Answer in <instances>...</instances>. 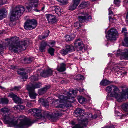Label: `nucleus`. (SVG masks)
I'll list each match as a JSON object with an SVG mask.
<instances>
[{"instance_id":"nucleus-1","label":"nucleus","mask_w":128,"mask_h":128,"mask_svg":"<svg viewBox=\"0 0 128 128\" xmlns=\"http://www.w3.org/2000/svg\"><path fill=\"white\" fill-rule=\"evenodd\" d=\"M9 112V109L5 107L0 110L4 124H8L11 127L16 126V128H27L31 126V121L25 116H20L18 119L11 114Z\"/></svg>"},{"instance_id":"nucleus-2","label":"nucleus","mask_w":128,"mask_h":128,"mask_svg":"<svg viewBox=\"0 0 128 128\" xmlns=\"http://www.w3.org/2000/svg\"><path fill=\"white\" fill-rule=\"evenodd\" d=\"M74 90L70 91L69 92H65L64 96L59 95V100H56L53 101L52 105L56 108H67L70 106L69 104L70 102H74L75 100L74 96Z\"/></svg>"},{"instance_id":"nucleus-3","label":"nucleus","mask_w":128,"mask_h":128,"mask_svg":"<svg viewBox=\"0 0 128 128\" xmlns=\"http://www.w3.org/2000/svg\"><path fill=\"white\" fill-rule=\"evenodd\" d=\"M122 92H120L119 89L114 86H108L106 89V91L108 93L110 92V94L112 97H114L119 102H122L124 100L128 99V88L126 87L121 88Z\"/></svg>"},{"instance_id":"nucleus-4","label":"nucleus","mask_w":128,"mask_h":128,"mask_svg":"<svg viewBox=\"0 0 128 128\" xmlns=\"http://www.w3.org/2000/svg\"><path fill=\"white\" fill-rule=\"evenodd\" d=\"M18 38L15 37L10 39H6V40L8 41L9 49L12 52L16 53L25 50L29 44V42L28 39L25 40L18 41Z\"/></svg>"},{"instance_id":"nucleus-5","label":"nucleus","mask_w":128,"mask_h":128,"mask_svg":"<svg viewBox=\"0 0 128 128\" xmlns=\"http://www.w3.org/2000/svg\"><path fill=\"white\" fill-rule=\"evenodd\" d=\"M85 114L84 111L80 108L77 109L74 112V115L76 117H79L78 119L80 124H76L72 128H88L87 126L88 121L86 118H84L83 117Z\"/></svg>"},{"instance_id":"nucleus-6","label":"nucleus","mask_w":128,"mask_h":128,"mask_svg":"<svg viewBox=\"0 0 128 128\" xmlns=\"http://www.w3.org/2000/svg\"><path fill=\"white\" fill-rule=\"evenodd\" d=\"M25 11L24 7L22 6H17L15 8L11 10L10 14L11 22H13L18 20Z\"/></svg>"},{"instance_id":"nucleus-7","label":"nucleus","mask_w":128,"mask_h":128,"mask_svg":"<svg viewBox=\"0 0 128 128\" xmlns=\"http://www.w3.org/2000/svg\"><path fill=\"white\" fill-rule=\"evenodd\" d=\"M30 113L34 114L36 116H37L40 118L42 120L46 122L47 119L50 120L52 118V116L48 112H45L44 116H42L40 114L42 112V110L40 109L37 108L32 109L28 110Z\"/></svg>"},{"instance_id":"nucleus-8","label":"nucleus","mask_w":128,"mask_h":128,"mask_svg":"<svg viewBox=\"0 0 128 128\" xmlns=\"http://www.w3.org/2000/svg\"><path fill=\"white\" fill-rule=\"evenodd\" d=\"M41 86V84L40 83H34L31 85L27 86V88L28 91L30 98L32 99H35L37 94L35 93L34 90L36 88H38Z\"/></svg>"},{"instance_id":"nucleus-9","label":"nucleus","mask_w":128,"mask_h":128,"mask_svg":"<svg viewBox=\"0 0 128 128\" xmlns=\"http://www.w3.org/2000/svg\"><path fill=\"white\" fill-rule=\"evenodd\" d=\"M119 34L116 30L112 28L108 32V34L106 37L108 40H116L118 37Z\"/></svg>"},{"instance_id":"nucleus-10","label":"nucleus","mask_w":128,"mask_h":128,"mask_svg":"<svg viewBox=\"0 0 128 128\" xmlns=\"http://www.w3.org/2000/svg\"><path fill=\"white\" fill-rule=\"evenodd\" d=\"M37 25V23L34 20H28L24 25L26 30H32L34 29Z\"/></svg>"},{"instance_id":"nucleus-11","label":"nucleus","mask_w":128,"mask_h":128,"mask_svg":"<svg viewBox=\"0 0 128 128\" xmlns=\"http://www.w3.org/2000/svg\"><path fill=\"white\" fill-rule=\"evenodd\" d=\"M116 56H119L121 60H128V50L124 49L123 50H118Z\"/></svg>"},{"instance_id":"nucleus-12","label":"nucleus","mask_w":128,"mask_h":128,"mask_svg":"<svg viewBox=\"0 0 128 128\" xmlns=\"http://www.w3.org/2000/svg\"><path fill=\"white\" fill-rule=\"evenodd\" d=\"M38 0H30L29 3L27 4L26 6V9L30 11L34 8L35 9L38 6Z\"/></svg>"},{"instance_id":"nucleus-13","label":"nucleus","mask_w":128,"mask_h":128,"mask_svg":"<svg viewBox=\"0 0 128 128\" xmlns=\"http://www.w3.org/2000/svg\"><path fill=\"white\" fill-rule=\"evenodd\" d=\"M92 18L91 16L86 12H80L79 20L80 21L83 22L86 20H89Z\"/></svg>"},{"instance_id":"nucleus-14","label":"nucleus","mask_w":128,"mask_h":128,"mask_svg":"<svg viewBox=\"0 0 128 128\" xmlns=\"http://www.w3.org/2000/svg\"><path fill=\"white\" fill-rule=\"evenodd\" d=\"M53 71L50 69L49 68L47 70L43 71L38 70V72H40V75L44 77H47L52 75Z\"/></svg>"},{"instance_id":"nucleus-15","label":"nucleus","mask_w":128,"mask_h":128,"mask_svg":"<svg viewBox=\"0 0 128 128\" xmlns=\"http://www.w3.org/2000/svg\"><path fill=\"white\" fill-rule=\"evenodd\" d=\"M45 16L47 18L49 24H51L55 23L56 22L57 20L55 16L50 14H47L45 15Z\"/></svg>"},{"instance_id":"nucleus-16","label":"nucleus","mask_w":128,"mask_h":128,"mask_svg":"<svg viewBox=\"0 0 128 128\" xmlns=\"http://www.w3.org/2000/svg\"><path fill=\"white\" fill-rule=\"evenodd\" d=\"M8 96L13 98L15 103L18 104L22 103L21 99L14 94L13 93L10 94Z\"/></svg>"},{"instance_id":"nucleus-17","label":"nucleus","mask_w":128,"mask_h":128,"mask_svg":"<svg viewBox=\"0 0 128 128\" xmlns=\"http://www.w3.org/2000/svg\"><path fill=\"white\" fill-rule=\"evenodd\" d=\"M126 64V63L124 62H120L116 64L114 68L116 70V71H119V70H122L123 66H125Z\"/></svg>"},{"instance_id":"nucleus-18","label":"nucleus","mask_w":128,"mask_h":128,"mask_svg":"<svg viewBox=\"0 0 128 128\" xmlns=\"http://www.w3.org/2000/svg\"><path fill=\"white\" fill-rule=\"evenodd\" d=\"M24 69L19 70L18 71V74L21 75V78L24 81H26L28 78V76L26 73H24V71L23 70Z\"/></svg>"},{"instance_id":"nucleus-19","label":"nucleus","mask_w":128,"mask_h":128,"mask_svg":"<svg viewBox=\"0 0 128 128\" xmlns=\"http://www.w3.org/2000/svg\"><path fill=\"white\" fill-rule=\"evenodd\" d=\"M7 14V11L5 9L0 10V20L6 17Z\"/></svg>"},{"instance_id":"nucleus-20","label":"nucleus","mask_w":128,"mask_h":128,"mask_svg":"<svg viewBox=\"0 0 128 128\" xmlns=\"http://www.w3.org/2000/svg\"><path fill=\"white\" fill-rule=\"evenodd\" d=\"M66 65L65 64L62 63L58 66L57 68V70L60 72L64 71L66 69Z\"/></svg>"},{"instance_id":"nucleus-21","label":"nucleus","mask_w":128,"mask_h":128,"mask_svg":"<svg viewBox=\"0 0 128 128\" xmlns=\"http://www.w3.org/2000/svg\"><path fill=\"white\" fill-rule=\"evenodd\" d=\"M83 42L80 39H78L75 41L74 43V46L77 50L80 46L82 44H83Z\"/></svg>"},{"instance_id":"nucleus-22","label":"nucleus","mask_w":128,"mask_h":128,"mask_svg":"<svg viewBox=\"0 0 128 128\" xmlns=\"http://www.w3.org/2000/svg\"><path fill=\"white\" fill-rule=\"evenodd\" d=\"M47 45L48 44L46 42H42L40 47V51L41 52H44L45 49Z\"/></svg>"},{"instance_id":"nucleus-23","label":"nucleus","mask_w":128,"mask_h":128,"mask_svg":"<svg viewBox=\"0 0 128 128\" xmlns=\"http://www.w3.org/2000/svg\"><path fill=\"white\" fill-rule=\"evenodd\" d=\"M55 11L56 13L58 16H60L63 12L62 10L58 6H55Z\"/></svg>"},{"instance_id":"nucleus-24","label":"nucleus","mask_w":128,"mask_h":128,"mask_svg":"<svg viewBox=\"0 0 128 128\" xmlns=\"http://www.w3.org/2000/svg\"><path fill=\"white\" fill-rule=\"evenodd\" d=\"M25 107L23 105H20L14 107L13 108L14 109L17 111L21 110H23L25 109Z\"/></svg>"},{"instance_id":"nucleus-25","label":"nucleus","mask_w":128,"mask_h":128,"mask_svg":"<svg viewBox=\"0 0 128 128\" xmlns=\"http://www.w3.org/2000/svg\"><path fill=\"white\" fill-rule=\"evenodd\" d=\"M89 5V2H83L79 6L80 8L83 9L87 7Z\"/></svg>"},{"instance_id":"nucleus-26","label":"nucleus","mask_w":128,"mask_h":128,"mask_svg":"<svg viewBox=\"0 0 128 128\" xmlns=\"http://www.w3.org/2000/svg\"><path fill=\"white\" fill-rule=\"evenodd\" d=\"M66 110H62V109H59L56 111L55 113V115L56 117H57L61 116Z\"/></svg>"},{"instance_id":"nucleus-27","label":"nucleus","mask_w":128,"mask_h":128,"mask_svg":"<svg viewBox=\"0 0 128 128\" xmlns=\"http://www.w3.org/2000/svg\"><path fill=\"white\" fill-rule=\"evenodd\" d=\"M112 83V82L106 79H104L102 80L100 83V84L102 86H106Z\"/></svg>"},{"instance_id":"nucleus-28","label":"nucleus","mask_w":128,"mask_h":128,"mask_svg":"<svg viewBox=\"0 0 128 128\" xmlns=\"http://www.w3.org/2000/svg\"><path fill=\"white\" fill-rule=\"evenodd\" d=\"M38 102L44 105L45 107L48 108V103L46 102L45 100L43 98H41L38 100Z\"/></svg>"},{"instance_id":"nucleus-29","label":"nucleus","mask_w":128,"mask_h":128,"mask_svg":"<svg viewBox=\"0 0 128 128\" xmlns=\"http://www.w3.org/2000/svg\"><path fill=\"white\" fill-rule=\"evenodd\" d=\"M87 49V46H85L84 44L79 47L77 50L78 51H80L82 53L84 52Z\"/></svg>"},{"instance_id":"nucleus-30","label":"nucleus","mask_w":128,"mask_h":128,"mask_svg":"<svg viewBox=\"0 0 128 128\" xmlns=\"http://www.w3.org/2000/svg\"><path fill=\"white\" fill-rule=\"evenodd\" d=\"M65 48L68 52H71L74 50V47L72 46L67 45Z\"/></svg>"},{"instance_id":"nucleus-31","label":"nucleus","mask_w":128,"mask_h":128,"mask_svg":"<svg viewBox=\"0 0 128 128\" xmlns=\"http://www.w3.org/2000/svg\"><path fill=\"white\" fill-rule=\"evenodd\" d=\"M75 35L73 34L71 36L67 35L66 36V38L67 41H70L73 40L75 37Z\"/></svg>"},{"instance_id":"nucleus-32","label":"nucleus","mask_w":128,"mask_h":128,"mask_svg":"<svg viewBox=\"0 0 128 128\" xmlns=\"http://www.w3.org/2000/svg\"><path fill=\"white\" fill-rule=\"evenodd\" d=\"M79 102L81 104H84L86 101V100L84 98L81 96L79 97L78 98Z\"/></svg>"},{"instance_id":"nucleus-33","label":"nucleus","mask_w":128,"mask_h":128,"mask_svg":"<svg viewBox=\"0 0 128 128\" xmlns=\"http://www.w3.org/2000/svg\"><path fill=\"white\" fill-rule=\"evenodd\" d=\"M50 31L49 30L47 31L46 32L44 35H42V36H40L39 38L40 40L45 39L46 38L48 37L50 33Z\"/></svg>"},{"instance_id":"nucleus-34","label":"nucleus","mask_w":128,"mask_h":128,"mask_svg":"<svg viewBox=\"0 0 128 128\" xmlns=\"http://www.w3.org/2000/svg\"><path fill=\"white\" fill-rule=\"evenodd\" d=\"M9 101L6 98H2L0 101V104H7L8 102Z\"/></svg>"},{"instance_id":"nucleus-35","label":"nucleus","mask_w":128,"mask_h":128,"mask_svg":"<svg viewBox=\"0 0 128 128\" xmlns=\"http://www.w3.org/2000/svg\"><path fill=\"white\" fill-rule=\"evenodd\" d=\"M98 116L96 114H94V115H92L91 114H90L88 116V118L90 120L95 119L97 118Z\"/></svg>"},{"instance_id":"nucleus-36","label":"nucleus","mask_w":128,"mask_h":128,"mask_svg":"<svg viewBox=\"0 0 128 128\" xmlns=\"http://www.w3.org/2000/svg\"><path fill=\"white\" fill-rule=\"evenodd\" d=\"M50 86H46L45 87L43 88L41 90V92L42 93H44L45 92L48 90L50 88Z\"/></svg>"},{"instance_id":"nucleus-37","label":"nucleus","mask_w":128,"mask_h":128,"mask_svg":"<svg viewBox=\"0 0 128 128\" xmlns=\"http://www.w3.org/2000/svg\"><path fill=\"white\" fill-rule=\"evenodd\" d=\"M78 6L76 5L73 4L70 6V10H74L76 9Z\"/></svg>"},{"instance_id":"nucleus-38","label":"nucleus","mask_w":128,"mask_h":128,"mask_svg":"<svg viewBox=\"0 0 128 128\" xmlns=\"http://www.w3.org/2000/svg\"><path fill=\"white\" fill-rule=\"evenodd\" d=\"M39 78L38 76V75L36 76H33L31 77L30 78V80H32V81H34L38 80Z\"/></svg>"},{"instance_id":"nucleus-39","label":"nucleus","mask_w":128,"mask_h":128,"mask_svg":"<svg viewBox=\"0 0 128 128\" xmlns=\"http://www.w3.org/2000/svg\"><path fill=\"white\" fill-rule=\"evenodd\" d=\"M49 53L52 56H54V52L55 50L52 48H50L48 50Z\"/></svg>"},{"instance_id":"nucleus-40","label":"nucleus","mask_w":128,"mask_h":128,"mask_svg":"<svg viewBox=\"0 0 128 128\" xmlns=\"http://www.w3.org/2000/svg\"><path fill=\"white\" fill-rule=\"evenodd\" d=\"M24 60L25 62H26L27 63L29 64L32 62L34 60V58H30L27 59L25 58Z\"/></svg>"},{"instance_id":"nucleus-41","label":"nucleus","mask_w":128,"mask_h":128,"mask_svg":"<svg viewBox=\"0 0 128 128\" xmlns=\"http://www.w3.org/2000/svg\"><path fill=\"white\" fill-rule=\"evenodd\" d=\"M109 20L110 22L112 23H116V20L114 17H111L110 16L109 17Z\"/></svg>"},{"instance_id":"nucleus-42","label":"nucleus","mask_w":128,"mask_h":128,"mask_svg":"<svg viewBox=\"0 0 128 128\" xmlns=\"http://www.w3.org/2000/svg\"><path fill=\"white\" fill-rule=\"evenodd\" d=\"M121 2V0H114V3L115 6H119Z\"/></svg>"},{"instance_id":"nucleus-43","label":"nucleus","mask_w":128,"mask_h":128,"mask_svg":"<svg viewBox=\"0 0 128 128\" xmlns=\"http://www.w3.org/2000/svg\"><path fill=\"white\" fill-rule=\"evenodd\" d=\"M76 79L77 80H83L84 78V77L83 76L80 74L77 75L76 76Z\"/></svg>"},{"instance_id":"nucleus-44","label":"nucleus","mask_w":128,"mask_h":128,"mask_svg":"<svg viewBox=\"0 0 128 128\" xmlns=\"http://www.w3.org/2000/svg\"><path fill=\"white\" fill-rule=\"evenodd\" d=\"M68 52L65 48L64 49L62 50L61 51V53L63 56L66 55L67 54Z\"/></svg>"},{"instance_id":"nucleus-45","label":"nucleus","mask_w":128,"mask_h":128,"mask_svg":"<svg viewBox=\"0 0 128 128\" xmlns=\"http://www.w3.org/2000/svg\"><path fill=\"white\" fill-rule=\"evenodd\" d=\"M81 25L78 22H76L74 24V27L77 29H78L81 28Z\"/></svg>"},{"instance_id":"nucleus-46","label":"nucleus","mask_w":128,"mask_h":128,"mask_svg":"<svg viewBox=\"0 0 128 128\" xmlns=\"http://www.w3.org/2000/svg\"><path fill=\"white\" fill-rule=\"evenodd\" d=\"M116 116L118 118H121L122 114L119 112H117L116 113Z\"/></svg>"},{"instance_id":"nucleus-47","label":"nucleus","mask_w":128,"mask_h":128,"mask_svg":"<svg viewBox=\"0 0 128 128\" xmlns=\"http://www.w3.org/2000/svg\"><path fill=\"white\" fill-rule=\"evenodd\" d=\"M80 1V0H73V4L78 6L79 4Z\"/></svg>"},{"instance_id":"nucleus-48","label":"nucleus","mask_w":128,"mask_h":128,"mask_svg":"<svg viewBox=\"0 0 128 128\" xmlns=\"http://www.w3.org/2000/svg\"><path fill=\"white\" fill-rule=\"evenodd\" d=\"M7 0H0V5H3L7 3Z\"/></svg>"},{"instance_id":"nucleus-49","label":"nucleus","mask_w":128,"mask_h":128,"mask_svg":"<svg viewBox=\"0 0 128 128\" xmlns=\"http://www.w3.org/2000/svg\"><path fill=\"white\" fill-rule=\"evenodd\" d=\"M127 30L126 28H122V32L126 36L127 34Z\"/></svg>"},{"instance_id":"nucleus-50","label":"nucleus","mask_w":128,"mask_h":128,"mask_svg":"<svg viewBox=\"0 0 128 128\" xmlns=\"http://www.w3.org/2000/svg\"><path fill=\"white\" fill-rule=\"evenodd\" d=\"M58 1L63 4H66L67 3V0H58Z\"/></svg>"},{"instance_id":"nucleus-51","label":"nucleus","mask_w":128,"mask_h":128,"mask_svg":"<svg viewBox=\"0 0 128 128\" xmlns=\"http://www.w3.org/2000/svg\"><path fill=\"white\" fill-rule=\"evenodd\" d=\"M124 41L126 43V46H128V37H126L125 38Z\"/></svg>"},{"instance_id":"nucleus-52","label":"nucleus","mask_w":128,"mask_h":128,"mask_svg":"<svg viewBox=\"0 0 128 128\" xmlns=\"http://www.w3.org/2000/svg\"><path fill=\"white\" fill-rule=\"evenodd\" d=\"M27 106L29 108H30L33 106V104L30 102H28L27 103Z\"/></svg>"},{"instance_id":"nucleus-53","label":"nucleus","mask_w":128,"mask_h":128,"mask_svg":"<svg viewBox=\"0 0 128 128\" xmlns=\"http://www.w3.org/2000/svg\"><path fill=\"white\" fill-rule=\"evenodd\" d=\"M22 88L21 86H17L14 87V89L15 90L18 91L19 90H20Z\"/></svg>"},{"instance_id":"nucleus-54","label":"nucleus","mask_w":128,"mask_h":128,"mask_svg":"<svg viewBox=\"0 0 128 128\" xmlns=\"http://www.w3.org/2000/svg\"><path fill=\"white\" fill-rule=\"evenodd\" d=\"M104 128H115V127L114 125L111 124L110 126H106L104 127Z\"/></svg>"},{"instance_id":"nucleus-55","label":"nucleus","mask_w":128,"mask_h":128,"mask_svg":"<svg viewBox=\"0 0 128 128\" xmlns=\"http://www.w3.org/2000/svg\"><path fill=\"white\" fill-rule=\"evenodd\" d=\"M51 45L50 46H53L54 45L56 44V42L55 41H53L50 42Z\"/></svg>"},{"instance_id":"nucleus-56","label":"nucleus","mask_w":128,"mask_h":128,"mask_svg":"<svg viewBox=\"0 0 128 128\" xmlns=\"http://www.w3.org/2000/svg\"><path fill=\"white\" fill-rule=\"evenodd\" d=\"M110 8L109 10V16L111 14H113V12H112V11L110 10Z\"/></svg>"},{"instance_id":"nucleus-57","label":"nucleus","mask_w":128,"mask_h":128,"mask_svg":"<svg viewBox=\"0 0 128 128\" xmlns=\"http://www.w3.org/2000/svg\"><path fill=\"white\" fill-rule=\"evenodd\" d=\"M126 72H122V73H120V72H119V73L118 74L121 75H122V74H124L125 75L126 74Z\"/></svg>"},{"instance_id":"nucleus-58","label":"nucleus","mask_w":128,"mask_h":128,"mask_svg":"<svg viewBox=\"0 0 128 128\" xmlns=\"http://www.w3.org/2000/svg\"><path fill=\"white\" fill-rule=\"evenodd\" d=\"M10 90L11 91H13L15 90L14 89V88H12L11 89H10Z\"/></svg>"},{"instance_id":"nucleus-59","label":"nucleus","mask_w":128,"mask_h":128,"mask_svg":"<svg viewBox=\"0 0 128 128\" xmlns=\"http://www.w3.org/2000/svg\"><path fill=\"white\" fill-rule=\"evenodd\" d=\"M126 21L127 22V23L128 24V15H127L126 16Z\"/></svg>"},{"instance_id":"nucleus-60","label":"nucleus","mask_w":128,"mask_h":128,"mask_svg":"<svg viewBox=\"0 0 128 128\" xmlns=\"http://www.w3.org/2000/svg\"><path fill=\"white\" fill-rule=\"evenodd\" d=\"M16 68L15 67H13L12 66V69L13 70H14Z\"/></svg>"},{"instance_id":"nucleus-61","label":"nucleus","mask_w":128,"mask_h":128,"mask_svg":"<svg viewBox=\"0 0 128 128\" xmlns=\"http://www.w3.org/2000/svg\"><path fill=\"white\" fill-rule=\"evenodd\" d=\"M0 88H1L2 89H2H4V88H3V87H2V86H0Z\"/></svg>"},{"instance_id":"nucleus-62","label":"nucleus","mask_w":128,"mask_h":128,"mask_svg":"<svg viewBox=\"0 0 128 128\" xmlns=\"http://www.w3.org/2000/svg\"><path fill=\"white\" fill-rule=\"evenodd\" d=\"M108 55L109 56H112V55L111 54H108Z\"/></svg>"},{"instance_id":"nucleus-63","label":"nucleus","mask_w":128,"mask_h":128,"mask_svg":"<svg viewBox=\"0 0 128 128\" xmlns=\"http://www.w3.org/2000/svg\"><path fill=\"white\" fill-rule=\"evenodd\" d=\"M84 89H82V90H80V92H84Z\"/></svg>"},{"instance_id":"nucleus-64","label":"nucleus","mask_w":128,"mask_h":128,"mask_svg":"<svg viewBox=\"0 0 128 128\" xmlns=\"http://www.w3.org/2000/svg\"><path fill=\"white\" fill-rule=\"evenodd\" d=\"M44 8H45L44 7H43L42 9V10H43L44 9Z\"/></svg>"}]
</instances>
